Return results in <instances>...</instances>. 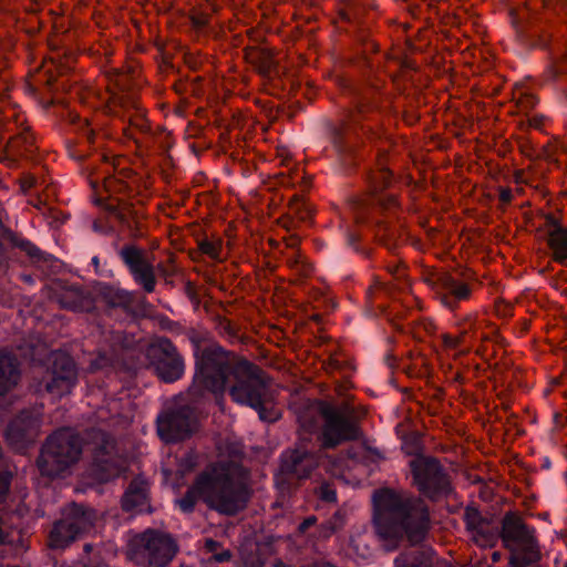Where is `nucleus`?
I'll use <instances>...</instances> for the list:
<instances>
[{"label": "nucleus", "mask_w": 567, "mask_h": 567, "mask_svg": "<svg viewBox=\"0 0 567 567\" xmlns=\"http://www.w3.org/2000/svg\"><path fill=\"white\" fill-rule=\"evenodd\" d=\"M194 358L195 373L189 386L194 401L205 400L207 395L218 398L228 390L235 402L248 406L247 359H239L217 344L205 348L196 344Z\"/></svg>", "instance_id": "nucleus-1"}, {"label": "nucleus", "mask_w": 567, "mask_h": 567, "mask_svg": "<svg viewBox=\"0 0 567 567\" xmlns=\"http://www.w3.org/2000/svg\"><path fill=\"white\" fill-rule=\"evenodd\" d=\"M248 471L236 462L214 464L198 474L194 484L177 501L181 511L193 513L198 498L219 514L231 516L248 502Z\"/></svg>", "instance_id": "nucleus-2"}, {"label": "nucleus", "mask_w": 567, "mask_h": 567, "mask_svg": "<svg viewBox=\"0 0 567 567\" xmlns=\"http://www.w3.org/2000/svg\"><path fill=\"white\" fill-rule=\"evenodd\" d=\"M373 505L378 535L393 543L388 549H393L403 534L413 544L423 539L429 528V511L422 499L384 488L374 492Z\"/></svg>", "instance_id": "nucleus-3"}, {"label": "nucleus", "mask_w": 567, "mask_h": 567, "mask_svg": "<svg viewBox=\"0 0 567 567\" xmlns=\"http://www.w3.org/2000/svg\"><path fill=\"white\" fill-rule=\"evenodd\" d=\"M83 449L81 435L71 427H61L48 436L38 457L42 475L58 477L75 464Z\"/></svg>", "instance_id": "nucleus-4"}, {"label": "nucleus", "mask_w": 567, "mask_h": 567, "mask_svg": "<svg viewBox=\"0 0 567 567\" xmlns=\"http://www.w3.org/2000/svg\"><path fill=\"white\" fill-rule=\"evenodd\" d=\"M95 519L93 508L74 502L68 504L48 533V547L53 551H64L93 528Z\"/></svg>", "instance_id": "nucleus-5"}, {"label": "nucleus", "mask_w": 567, "mask_h": 567, "mask_svg": "<svg viewBox=\"0 0 567 567\" xmlns=\"http://www.w3.org/2000/svg\"><path fill=\"white\" fill-rule=\"evenodd\" d=\"M95 519L93 508L74 502L68 504L48 533V547L53 551H64L93 528Z\"/></svg>", "instance_id": "nucleus-6"}, {"label": "nucleus", "mask_w": 567, "mask_h": 567, "mask_svg": "<svg viewBox=\"0 0 567 567\" xmlns=\"http://www.w3.org/2000/svg\"><path fill=\"white\" fill-rule=\"evenodd\" d=\"M502 540L511 551V567H526L540 558L535 529L516 513H507L502 522Z\"/></svg>", "instance_id": "nucleus-7"}, {"label": "nucleus", "mask_w": 567, "mask_h": 567, "mask_svg": "<svg viewBox=\"0 0 567 567\" xmlns=\"http://www.w3.org/2000/svg\"><path fill=\"white\" fill-rule=\"evenodd\" d=\"M177 550L175 539L156 529H146L131 543L132 558L146 567H166Z\"/></svg>", "instance_id": "nucleus-8"}, {"label": "nucleus", "mask_w": 567, "mask_h": 567, "mask_svg": "<svg viewBox=\"0 0 567 567\" xmlns=\"http://www.w3.org/2000/svg\"><path fill=\"white\" fill-rule=\"evenodd\" d=\"M353 410L348 405L336 409L329 404L321 408L324 423L321 431L322 446L333 449L343 442L355 441L362 436L359 424L350 419Z\"/></svg>", "instance_id": "nucleus-9"}, {"label": "nucleus", "mask_w": 567, "mask_h": 567, "mask_svg": "<svg viewBox=\"0 0 567 567\" xmlns=\"http://www.w3.org/2000/svg\"><path fill=\"white\" fill-rule=\"evenodd\" d=\"M113 247L134 282L144 292L152 293L157 284L154 257L145 248L134 243H126L120 247L116 240Z\"/></svg>", "instance_id": "nucleus-10"}, {"label": "nucleus", "mask_w": 567, "mask_h": 567, "mask_svg": "<svg viewBox=\"0 0 567 567\" xmlns=\"http://www.w3.org/2000/svg\"><path fill=\"white\" fill-rule=\"evenodd\" d=\"M315 454L305 449L287 450L281 454L276 483L281 491L296 489L299 482L307 480L318 466Z\"/></svg>", "instance_id": "nucleus-11"}, {"label": "nucleus", "mask_w": 567, "mask_h": 567, "mask_svg": "<svg viewBox=\"0 0 567 567\" xmlns=\"http://www.w3.org/2000/svg\"><path fill=\"white\" fill-rule=\"evenodd\" d=\"M196 419L190 408L184 405L158 414L156 431L165 443H177L188 439L195 430Z\"/></svg>", "instance_id": "nucleus-12"}, {"label": "nucleus", "mask_w": 567, "mask_h": 567, "mask_svg": "<svg viewBox=\"0 0 567 567\" xmlns=\"http://www.w3.org/2000/svg\"><path fill=\"white\" fill-rule=\"evenodd\" d=\"M151 363L155 374L165 383H174L179 380L185 372L183 357L167 338H163L152 348Z\"/></svg>", "instance_id": "nucleus-13"}, {"label": "nucleus", "mask_w": 567, "mask_h": 567, "mask_svg": "<svg viewBox=\"0 0 567 567\" xmlns=\"http://www.w3.org/2000/svg\"><path fill=\"white\" fill-rule=\"evenodd\" d=\"M411 468L415 485L425 496L434 498L447 491V477L437 461L417 457L411 462Z\"/></svg>", "instance_id": "nucleus-14"}, {"label": "nucleus", "mask_w": 567, "mask_h": 567, "mask_svg": "<svg viewBox=\"0 0 567 567\" xmlns=\"http://www.w3.org/2000/svg\"><path fill=\"white\" fill-rule=\"evenodd\" d=\"M78 380V371L73 359L65 354L53 358L52 365L45 377V390L62 396L71 392Z\"/></svg>", "instance_id": "nucleus-15"}, {"label": "nucleus", "mask_w": 567, "mask_h": 567, "mask_svg": "<svg viewBox=\"0 0 567 567\" xmlns=\"http://www.w3.org/2000/svg\"><path fill=\"white\" fill-rule=\"evenodd\" d=\"M38 427V416L30 410H22L7 425L6 441L12 449L22 451L33 442Z\"/></svg>", "instance_id": "nucleus-16"}, {"label": "nucleus", "mask_w": 567, "mask_h": 567, "mask_svg": "<svg viewBox=\"0 0 567 567\" xmlns=\"http://www.w3.org/2000/svg\"><path fill=\"white\" fill-rule=\"evenodd\" d=\"M52 293L62 308L73 311H90L93 308L91 295L78 282L58 280Z\"/></svg>", "instance_id": "nucleus-17"}, {"label": "nucleus", "mask_w": 567, "mask_h": 567, "mask_svg": "<svg viewBox=\"0 0 567 567\" xmlns=\"http://www.w3.org/2000/svg\"><path fill=\"white\" fill-rule=\"evenodd\" d=\"M125 471V465L118 456L112 455L106 446H101L94 456L92 475L101 483H107L120 477Z\"/></svg>", "instance_id": "nucleus-18"}, {"label": "nucleus", "mask_w": 567, "mask_h": 567, "mask_svg": "<svg viewBox=\"0 0 567 567\" xmlns=\"http://www.w3.org/2000/svg\"><path fill=\"white\" fill-rule=\"evenodd\" d=\"M467 529L472 533L473 540L482 547L492 546L496 540V533L491 523L484 519L474 507H467L464 514Z\"/></svg>", "instance_id": "nucleus-19"}, {"label": "nucleus", "mask_w": 567, "mask_h": 567, "mask_svg": "<svg viewBox=\"0 0 567 567\" xmlns=\"http://www.w3.org/2000/svg\"><path fill=\"white\" fill-rule=\"evenodd\" d=\"M121 505L124 512H143L148 507V484L142 476L130 482L121 498Z\"/></svg>", "instance_id": "nucleus-20"}, {"label": "nucleus", "mask_w": 567, "mask_h": 567, "mask_svg": "<svg viewBox=\"0 0 567 567\" xmlns=\"http://www.w3.org/2000/svg\"><path fill=\"white\" fill-rule=\"evenodd\" d=\"M442 291L440 298L442 303L455 309L461 301L468 300L472 295V288L465 281L458 280L451 275H444L440 278Z\"/></svg>", "instance_id": "nucleus-21"}, {"label": "nucleus", "mask_w": 567, "mask_h": 567, "mask_svg": "<svg viewBox=\"0 0 567 567\" xmlns=\"http://www.w3.org/2000/svg\"><path fill=\"white\" fill-rule=\"evenodd\" d=\"M255 382L260 383L262 389L268 386L261 370L250 364V408L258 412L260 420L266 422L277 421L280 417V410L271 401L256 400V394L252 390Z\"/></svg>", "instance_id": "nucleus-22"}, {"label": "nucleus", "mask_w": 567, "mask_h": 567, "mask_svg": "<svg viewBox=\"0 0 567 567\" xmlns=\"http://www.w3.org/2000/svg\"><path fill=\"white\" fill-rule=\"evenodd\" d=\"M94 291L110 308L128 310L135 302V293L107 282H96Z\"/></svg>", "instance_id": "nucleus-23"}, {"label": "nucleus", "mask_w": 567, "mask_h": 567, "mask_svg": "<svg viewBox=\"0 0 567 567\" xmlns=\"http://www.w3.org/2000/svg\"><path fill=\"white\" fill-rule=\"evenodd\" d=\"M19 367V360L12 351L0 350V396L6 395L18 383Z\"/></svg>", "instance_id": "nucleus-24"}, {"label": "nucleus", "mask_w": 567, "mask_h": 567, "mask_svg": "<svg viewBox=\"0 0 567 567\" xmlns=\"http://www.w3.org/2000/svg\"><path fill=\"white\" fill-rule=\"evenodd\" d=\"M547 245L551 251L554 261L564 264L567 260V229L561 226H554L548 230Z\"/></svg>", "instance_id": "nucleus-25"}, {"label": "nucleus", "mask_w": 567, "mask_h": 567, "mask_svg": "<svg viewBox=\"0 0 567 567\" xmlns=\"http://www.w3.org/2000/svg\"><path fill=\"white\" fill-rule=\"evenodd\" d=\"M8 146L18 155L29 156L34 153V138L31 133L22 127L14 136L8 138Z\"/></svg>", "instance_id": "nucleus-26"}, {"label": "nucleus", "mask_w": 567, "mask_h": 567, "mask_svg": "<svg viewBox=\"0 0 567 567\" xmlns=\"http://www.w3.org/2000/svg\"><path fill=\"white\" fill-rule=\"evenodd\" d=\"M150 132V124L142 111H136L135 114L131 115L128 118V124L124 128L125 136L130 140H133L138 146H141L142 141L137 136V133L148 135Z\"/></svg>", "instance_id": "nucleus-27"}, {"label": "nucleus", "mask_w": 567, "mask_h": 567, "mask_svg": "<svg viewBox=\"0 0 567 567\" xmlns=\"http://www.w3.org/2000/svg\"><path fill=\"white\" fill-rule=\"evenodd\" d=\"M107 214L116 219L130 234V237L136 239L141 236L138 221L130 212H124L117 206L107 205Z\"/></svg>", "instance_id": "nucleus-28"}, {"label": "nucleus", "mask_w": 567, "mask_h": 567, "mask_svg": "<svg viewBox=\"0 0 567 567\" xmlns=\"http://www.w3.org/2000/svg\"><path fill=\"white\" fill-rule=\"evenodd\" d=\"M287 264L299 277L306 278L312 274V266L306 260V257L300 251H293L292 256L288 257Z\"/></svg>", "instance_id": "nucleus-29"}, {"label": "nucleus", "mask_w": 567, "mask_h": 567, "mask_svg": "<svg viewBox=\"0 0 567 567\" xmlns=\"http://www.w3.org/2000/svg\"><path fill=\"white\" fill-rule=\"evenodd\" d=\"M391 178L392 175L390 171L382 168L371 175L370 182L373 189L377 192L388 187L391 183Z\"/></svg>", "instance_id": "nucleus-30"}, {"label": "nucleus", "mask_w": 567, "mask_h": 567, "mask_svg": "<svg viewBox=\"0 0 567 567\" xmlns=\"http://www.w3.org/2000/svg\"><path fill=\"white\" fill-rule=\"evenodd\" d=\"M92 229L96 234L103 236H116L117 240L120 239V235L117 234L114 225L111 224L107 218L95 219L92 224Z\"/></svg>", "instance_id": "nucleus-31"}, {"label": "nucleus", "mask_w": 567, "mask_h": 567, "mask_svg": "<svg viewBox=\"0 0 567 567\" xmlns=\"http://www.w3.org/2000/svg\"><path fill=\"white\" fill-rule=\"evenodd\" d=\"M464 336H465V332H462L457 336H452L450 333H443L441 336V339H442L445 348L455 349L463 342Z\"/></svg>", "instance_id": "nucleus-32"}, {"label": "nucleus", "mask_w": 567, "mask_h": 567, "mask_svg": "<svg viewBox=\"0 0 567 567\" xmlns=\"http://www.w3.org/2000/svg\"><path fill=\"white\" fill-rule=\"evenodd\" d=\"M319 496L326 502H336L337 493L329 484H322L319 488Z\"/></svg>", "instance_id": "nucleus-33"}, {"label": "nucleus", "mask_w": 567, "mask_h": 567, "mask_svg": "<svg viewBox=\"0 0 567 567\" xmlns=\"http://www.w3.org/2000/svg\"><path fill=\"white\" fill-rule=\"evenodd\" d=\"M536 103L537 99L530 93H525L518 99V105L522 110L533 109Z\"/></svg>", "instance_id": "nucleus-34"}, {"label": "nucleus", "mask_w": 567, "mask_h": 567, "mask_svg": "<svg viewBox=\"0 0 567 567\" xmlns=\"http://www.w3.org/2000/svg\"><path fill=\"white\" fill-rule=\"evenodd\" d=\"M91 265L94 267L96 275L101 277H110L112 271L107 268H102L100 266V258L97 256H93L91 259Z\"/></svg>", "instance_id": "nucleus-35"}, {"label": "nucleus", "mask_w": 567, "mask_h": 567, "mask_svg": "<svg viewBox=\"0 0 567 567\" xmlns=\"http://www.w3.org/2000/svg\"><path fill=\"white\" fill-rule=\"evenodd\" d=\"M274 68L272 59L267 55L264 62L258 66V72L262 75H269Z\"/></svg>", "instance_id": "nucleus-36"}, {"label": "nucleus", "mask_w": 567, "mask_h": 567, "mask_svg": "<svg viewBox=\"0 0 567 567\" xmlns=\"http://www.w3.org/2000/svg\"><path fill=\"white\" fill-rule=\"evenodd\" d=\"M111 190H114V192H128L131 189L130 185L124 182V181H118V179H114L113 182L110 183V186Z\"/></svg>", "instance_id": "nucleus-37"}, {"label": "nucleus", "mask_w": 567, "mask_h": 567, "mask_svg": "<svg viewBox=\"0 0 567 567\" xmlns=\"http://www.w3.org/2000/svg\"><path fill=\"white\" fill-rule=\"evenodd\" d=\"M82 136L85 137L89 143H93L95 138V132L86 121L82 126Z\"/></svg>", "instance_id": "nucleus-38"}, {"label": "nucleus", "mask_w": 567, "mask_h": 567, "mask_svg": "<svg viewBox=\"0 0 567 567\" xmlns=\"http://www.w3.org/2000/svg\"><path fill=\"white\" fill-rule=\"evenodd\" d=\"M200 249L204 254L213 257V258H216L217 257V250H216V247L213 243H209V241H204L200 244Z\"/></svg>", "instance_id": "nucleus-39"}, {"label": "nucleus", "mask_w": 567, "mask_h": 567, "mask_svg": "<svg viewBox=\"0 0 567 567\" xmlns=\"http://www.w3.org/2000/svg\"><path fill=\"white\" fill-rule=\"evenodd\" d=\"M212 558L216 563H225L231 558V554L229 550H223L220 553L214 554Z\"/></svg>", "instance_id": "nucleus-40"}, {"label": "nucleus", "mask_w": 567, "mask_h": 567, "mask_svg": "<svg viewBox=\"0 0 567 567\" xmlns=\"http://www.w3.org/2000/svg\"><path fill=\"white\" fill-rule=\"evenodd\" d=\"M513 198L512 190L509 188L499 189V200L504 204L511 203Z\"/></svg>", "instance_id": "nucleus-41"}, {"label": "nucleus", "mask_w": 567, "mask_h": 567, "mask_svg": "<svg viewBox=\"0 0 567 567\" xmlns=\"http://www.w3.org/2000/svg\"><path fill=\"white\" fill-rule=\"evenodd\" d=\"M396 567H421L419 565L409 564V558L406 555H401L395 559Z\"/></svg>", "instance_id": "nucleus-42"}, {"label": "nucleus", "mask_w": 567, "mask_h": 567, "mask_svg": "<svg viewBox=\"0 0 567 567\" xmlns=\"http://www.w3.org/2000/svg\"><path fill=\"white\" fill-rule=\"evenodd\" d=\"M9 492V482L7 480L0 478V503H2Z\"/></svg>", "instance_id": "nucleus-43"}, {"label": "nucleus", "mask_w": 567, "mask_h": 567, "mask_svg": "<svg viewBox=\"0 0 567 567\" xmlns=\"http://www.w3.org/2000/svg\"><path fill=\"white\" fill-rule=\"evenodd\" d=\"M278 157L280 158L281 165H288L290 161V154L286 148H278L277 151Z\"/></svg>", "instance_id": "nucleus-44"}, {"label": "nucleus", "mask_w": 567, "mask_h": 567, "mask_svg": "<svg viewBox=\"0 0 567 567\" xmlns=\"http://www.w3.org/2000/svg\"><path fill=\"white\" fill-rule=\"evenodd\" d=\"M317 518L315 516H310L306 518L299 526L300 532H306L310 526L316 524Z\"/></svg>", "instance_id": "nucleus-45"}, {"label": "nucleus", "mask_w": 567, "mask_h": 567, "mask_svg": "<svg viewBox=\"0 0 567 567\" xmlns=\"http://www.w3.org/2000/svg\"><path fill=\"white\" fill-rule=\"evenodd\" d=\"M299 199L297 196H295L290 202H289V213L291 214H299Z\"/></svg>", "instance_id": "nucleus-46"}, {"label": "nucleus", "mask_w": 567, "mask_h": 567, "mask_svg": "<svg viewBox=\"0 0 567 567\" xmlns=\"http://www.w3.org/2000/svg\"><path fill=\"white\" fill-rule=\"evenodd\" d=\"M83 567H109V565L100 559L90 558L89 563L84 564Z\"/></svg>", "instance_id": "nucleus-47"}, {"label": "nucleus", "mask_w": 567, "mask_h": 567, "mask_svg": "<svg viewBox=\"0 0 567 567\" xmlns=\"http://www.w3.org/2000/svg\"><path fill=\"white\" fill-rule=\"evenodd\" d=\"M389 270L398 279L404 276V267L401 265H396L393 268H390Z\"/></svg>", "instance_id": "nucleus-48"}, {"label": "nucleus", "mask_w": 567, "mask_h": 567, "mask_svg": "<svg viewBox=\"0 0 567 567\" xmlns=\"http://www.w3.org/2000/svg\"><path fill=\"white\" fill-rule=\"evenodd\" d=\"M20 278L24 284L29 286H33L35 284V277L31 274L21 272Z\"/></svg>", "instance_id": "nucleus-49"}, {"label": "nucleus", "mask_w": 567, "mask_h": 567, "mask_svg": "<svg viewBox=\"0 0 567 567\" xmlns=\"http://www.w3.org/2000/svg\"><path fill=\"white\" fill-rule=\"evenodd\" d=\"M529 125L535 127V128H540L542 125H543V117H539V116H533L530 120H529Z\"/></svg>", "instance_id": "nucleus-50"}, {"label": "nucleus", "mask_w": 567, "mask_h": 567, "mask_svg": "<svg viewBox=\"0 0 567 567\" xmlns=\"http://www.w3.org/2000/svg\"><path fill=\"white\" fill-rule=\"evenodd\" d=\"M4 525H7V522L3 517H0V543H4L7 538V534L3 530Z\"/></svg>", "instance_id": "nucleus-51"}, {"label": "nucleus", "mask_w": 567, "mask_h": 567, "mask_svg": "<svg viewBox=\"0 0 567 567\" xmlns=\"http://www.w3.org/2000/svg\"><path fill=\"white\" fill-rule=\"evenodd\" d=\"M218 546V543L214 539H207L206 547L208 550L214 551Z\"/></svg>", "instance_id": "nucleus-52"}, {"label": "nucleus", "mask_w": 567, "mask_h": 567, "mask_svg": "<svg viewBox=\"0 0 567 567\" xmlns=\"http://www.w3.org/2000/svg\"><path fill=\"white\" fill-rule=\"evenodd\" d=\"M70 154H71V156H72L73 158H75L76 161H83V159H84V157H85V155H84L83 153H73V152H71Z\"/></svg>", "instance_id": "nucleus-53"}, {"label": "nucleus", "mask_w": 567, "mask_h": 567, "mask_svg": "<svg viewBox=\"0 0 567 567\" xmlns=\"http://www.w3.org/2000/svg\"><path fill=\"white\" fill-rule=\"evenodd\" d=\"M229 336H230V338H234V339H241V337H239L238 332L231 327H229Z\"/></svg>", "instance_id": "nucleus-54"}, {"label": "nucleus", "mask_w": 567, "mask_h": 567, "mask_svg": "<svg viewBox=\"0 0 567 567\" xmlns=\"http://www.w3.org/2000/svg\"><path fill=\"white\" fill-rule=\"evenodd\" d=\"M543 155L546 157V158H549L551 156V146H547L544 148V153Z\"/></svg>", "instance_id": "nucleus-55"}, {"label": "nucleus", "mask_w": 567, "mask_h": 567, "mask_svg": "<svg viewBox=\"0 0 567 567\" xmlns=\"http://www.w3.org/2000/svg\"><path fill=\"white\" fill-rule=\"evenodd\" d=\"M245 1L246 0H234L235 6H241L243 7V13H245Z\"/></svg>", "instance_id": "nucleus-56"}, {"label": "nucleus", "mask_w": 567, "mask_h": 567, "mask_svg": "<svg viewBox=\"0 0 567 567\" xmlns=\"http://www.w3.org/2000/svg\"><path fill=\"white\" fill-rule=\"evenodd\" d=\"M23 515V509L21 508H18L17 509V513L12 516V518L17 517V518H21Z\"/></svg>", "instance_id": "nucleus-57"}, {"label": "nucleus", "mask_w": 567, "mask_h": 567, "mask_svg": "<svg viewBox=\"0 0 567 567\" xmlns=\"http://www.w3.org/2000/svg\"><path fill=\"white\" fill-rule=\"evenodd\" d=\"M239 171H240V173H241L243 175H245V173H246V165H245V163H244V162H240V163H239Z\"/></svg>", "instance_id": "nucleus-58"}, {"label": "nucleus", "mask_w": 567, "mask_h": 567, "mask_svg": "<svg viewBox=\"0 0 567 567\" xmlns=\"http://www.w3.org/2000/svg\"><path fill=\"white\" fill-rule=\"evenodd\" d=\"M313 567H334V566L330 565V564L321 563V564H316Z\"/></svg>", "instance_id": "nucleus-59"}, {"label": "nucleus", "mask_w": 567, "mask_h": 567, "mask_svg": "<svg viewBox=\"0 0 567 567\" xmlns=\"http://www.w3.org/2000/svg\"><path fill=\"white\" fill-rule=\"evenodd\" d=\"M297 243H298L297 238H291L290 243L288 244V246L292 247V246L297 245Z\"/></svg>", "instance_id": "nucleus-60"}, {"label": "nucleus", "mask_w": 567, "mask_h": 567, "mask_svg": "<svg viewBox=\"0 0 567 567\" xmlns=\"http://www.w3.org/2000/svg\"><path fill=\"white\" fill-rule=\"evenodd\" d=\"M84 550H85L86 553L91 551V550H92V545H91V544H85V545H84Z\"/></svg>", "instance_id": "nucleus-61"}, {"label": "nucleus", "mask_w": 567, "mask_h": 567, "mask_svg": "<svg viewBox=\"0 0 567 567\" xmlns=\"http://www.w3.org/2000/svg\"><path fill=\"white\" fill-rule=\"evenodd\" d=\"M244 58L248 59V47L243 49Z\"/></svg>", "instance_id": "nucleus-62"}, {"label": "nucleus", "mask_w": 567, "mask_h": 567, "mask_svg": "<svg viewBox=\"0 0 567 567\" xmlns=\"http://www.w3.org/2000/svg\"><path fill=\"white\" fill-rule=\"evenodd\" d=\"M498 559H499V554L498 553H494L493 554V560L497 561Z\"/></svg>", "instance_id": "nucleus-63"}, {"label": "nucleus", "mask_w": 567, "mask_h": 567, "mask_svg": "<svg viewBox=\"0 0 567 567\" xmlns=\"http://www.w3.org/2000/svg\"><path fill=\"white\" fill-rule=\"evenodd\" d=\"M243 565L244 567L248 566V558H246L245 556H243Z\"/></svg>", "instance_id": "nucleus-64"}]
</instances>
